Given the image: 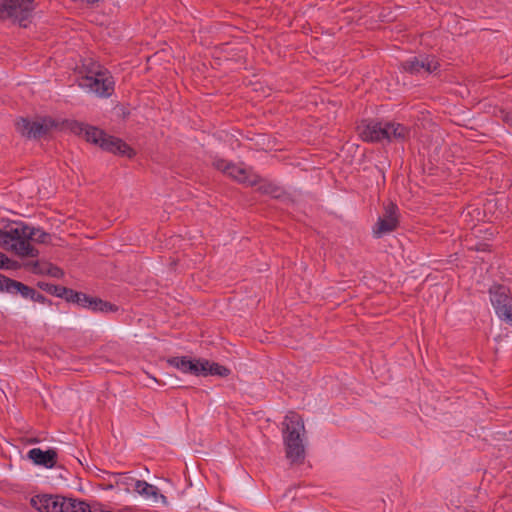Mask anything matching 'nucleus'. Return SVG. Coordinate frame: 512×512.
<instances>
[{
	"mask_svg": "<svg viewBox=\"0 0 512 512\" xmlns=\"http://www.w3.org/2000/svg\"><path fill=\"white\" fill-rule=\"evenodd\" d=\"M50 238L43 229L24 222H11L0 229V247L21 258L38 257L39 250L31 242L46 244Z\"/></svg>",
	"mask_w": 512,
	"mask_h": 512,
	"instance_id": "1",
	"label": "nucleus"
},
{
	"mask_svg": "<svg viewBox=\"0 0 512 512\" xmlns=\"http://www.w3.org/2000/svg\"><path fill=\"white\" fill-rule=\"evenodd\" d=\"M283 443L286 458L291 463H302L305 459V426L303 418L296 412H289L283 421Z\"/></svg>",
	"mask_w": 512,
	"mask_h": 512,
	"instance_id": "2",
	"label": "nucleus"
},
{
	"mask_svg": "<svg viewBox=\"0 0 512 512\" xmlns=\"http://www.w3.org/2000/svg\"><path fill=\"white\" fill-rule=\"evenodd\" d=\"M357 129L360 138L366 142L404 141L410 134L408 127L397 122L363 121Z\"/></svg>",
	"mask_w": 512,
	"mask_h": 512,
	"instance_id": "3",
	"label": "nucleus"
},
{
	"mask_svg": "<svg viewBox=\"0 0 512 512\" xmlns=\"http://www.w3.org/2000/svg\"><path fill=\"white\" fill-rule=\"evenodd\" d=\"M78 84L85 91L102 98L110 97L115 87V81L111 73L95 63H92L87 75L78 79Z\"/></svg>",
	"mask_w": 512,
	"mask_h": 512,
	"instance_id": "4",
	"label": "nucleus"
},
{
	"mask_svg": "<svg viewBox=\"0 0 512 512\" xmlns=\"http://www.w3.org/2000/svg\"><path fill=\"white\" fill-rule=\"evenodd\" d=\"M58 126L59 123L50 117L40 118L35 121L20 118L16 122L17 132L28 139H40L46 136L52 129L58 128Z\"/></svg>",
	"mask_w": 512,
	"mask_h": 512,
	"instance_id": "5",
	"label": "nucleus"
},
{
	"mask_svg": "<svg viewBox=\"0 0 512 512\" xmlns=\"http://www.w3.org/2000/svg\"><path fill=\"white\" fill-rule=\"evenodd\" d=\"M489 295L496 315L512 325V297L509 289L504 285H493L489 289Z\"/></svg>",
	"mask_w": 512,
	"mask_h": 512,
	"instance_id": "6",
	"label": "nucleus"
},
{
	"mask_svg": "<svg viewBox=\"0 0 512 512\" xmlns=\"http://www.w3.org/2000/svg\"><path fill=\"white\" fill-rule=\"evenodd\" d=\"M34 0H0V19L27 20L33 11Z\"/></svg>",
	"mask_w": 512,
	"mask_h": 512,
	"instance_id": "7",
	"label": "nucleus"
},
{
	"mask_svg": "<svg viewBox=\"0 0 512 512\" xmlns=\"http://www.w3.org/2000/svg\"><path fill=\"white\" fill-rule=\"evenodd\" d=\"M214 167L225 175L233 178L239 183L248 186H255L258 183V175L250 173L246 168L238 166L224 159H216L213 162Z\"/></svg>",
	"mask_w": 512,
	"mask_h": 512,
	"instance_id": "8",
	"label": "nucleus"
},
{
	"mask_svg": "<svg viewBox=\"0 0 512 512\" xmlns=\"http://www.w3.org/2000/svg\"><path fill=\"white\" fill-rule=\"evenodd\" d=\"M401 67L410 74L418 75L424 73L431 74L439 69L440 64L435 56L420 55L403 61Z\"/></svg>",
	"mask_w": 512,
	"mask_h": 512,
	"instance_id": "9",
	"label": "nucleus"
},
{
	"mask_svg": "<svg viewBox=\"0 0 512 512\" xmlns=\"http://www.w3.org/2000/svg\"><path fill=\"white\" fill-rule=\"evenodd\" d=\"M399 224L398 207L394 203H389L385 206L384 214L379 217L377 223L373 228L375 237L380 238L385 234L393 232Z\"/></svg>",
	"mask_w": 512,
	"mask_h": 512,
	"instance_id": "10",
	"label": "nucleus"
},
{
	"mask_svg": "<svg viewBox=\"0 0 512 512\" xmlns=\"http://www.w3.org/2000/svg\"><path fill=\"white\" fill-rule=\"evenodd\" d=\"M67 500L57 495L40 494L33 496L30 504L39 512H65Z\"/></svg>",
	"mask_w": 512,
	"mask_h": 512,
	"instance_id": "11",
	"label": "nucleus"
},
{
	"mask_svg": "<svg viewBox=\"0 0 512 512\" xmlns=\"http://www.w3.org/2000/svg\"><path fill=\"white\" fill-rule=\"evenodd\" d=\"M69 129L73 133L83 136L86 141L97 144L99 146L101 145L102 139L105 136L104 131L79 121L70 122Z\"/></svg>",
	"mask_w": 512,
	"mask_h": 512,
	"instance_id": "12",
	"label": "nucleus"
},
{
	"mask_svg": "<svg viewBox=\"0 0 512 512\" xmlns=\"http://www.w3.org/2000/svg\"><path fill=\"white\" fill-rule=\"evenodd\" d=\"M167 362L170 366L178 369L179 371L195 376H200L201 372L205 371L204 367L201 366V359L191 360L186 356H176L169 358Z\"/></svg>",
	"mask_w": 512,
	"mask_h": 512,
	"instance_id": "13",
	"label": "nucleus"
},
{
	"mask_svg": "<svg viewBox=\"0 0 512 512\" xmlns=\"http://www.w3.org/2000/svg\"><path fill=\"white\" fill-rule=\"evenodd\" d=\"M127 480L129 481L127 484L144 498L152 500L155 503H157L159 499L163 501L165 500V496L159 492V489L156 486L149 484L144 480H138L133 477H128Z\"/></svg>",
	"mask_w": 512,
	"mask_h": 512,
	"instance_id": "14",
	"label": "nucleus"
},
{
	"mask_svg": "<svg viewBox=\"0 0 512 512\" xmlns=\"http://www.w3.org/2000/svg\"><path fill=\"white\" fill-rule=\"evenodd\" d=\"M0 292H6L12 295H21L24 299H30L34 295V289L30 286L4 276L2 282L0 281Z\"/></svg>",
	"mask_w": 512,
	"mask_h": 512,
	"instance_id": "15",
	"label": "nucleus"
},
{
	"mask_svg": "<svg viewBox=\"0 0 512 512\" xmlns=\"http://www.w3.org/2000/svg\"><path fill=\"white\" fill-rule=\"evenodd\" d=\"M28 458L36 465L51 469L56 466L58 454L54 449L43 451L40 448H33L28 451Z\"/></svg>",
	"mask_w": 512,
	"mask_h": 512,
	"instance_id": "16",
	"label": "nucleus"
},
{
	"mask_svg": "<svg viewBox=\"0 0 512 512\" xmlns=\"http://www.w3.org/2000/svg\"><path fill=\"white\" fill-rule=\"evenodd\" d=\"M100 147L105 151L125 155L129 158L133 157L135 154L132 148L123 140L113 136H108L107 134H105L102 139Z\"/></svg>",
	"mask_w": 512,
	"mask_h": 512,
	"instance_id": "17",
	"label": "nucleus"
},
{
	"mask_svg": "<svg viewBox=\"0 0 512 512\" xmlns=\"http://www.w3.org/2000/svg\"><path fill=\"white\" fill-rule=\"evenodd\" d=\"M25 267L34 274L48 275L57 279H60L64 276L63 270L51 263L41 264L39 261H32L27 262Z\"/></svg>",
	"mask_w": 512,
	"mask_h": 512,
	"instance_id": "18",
	"label": "nucleus"
},
{
	"mask_svg": "<svg viewBox=\"0 0 512 512\" xmlns=\"http://www.w3.org/2000/svg\"><path fill=\"white\" fill-rule=\"evenodd\" d=\"M87 309L93 311V312H103V313H109V312H116L118 310V307L110 302L104 301L97 297H88L87 301Z\"/></svg>",
	"mask_w": 512,
	"mask_h": 512,
	"instance_id": "19",
	"label": "nucleus"
},
{
	"mask_svg": "<svg viewBox=\"0 0 512 512\" xmlns=\"http://www.w3.org/2000/svg\"><path fill=\"white\" fill-rule=\"evenodd\" d=\"M201 366L204 367L205 371H202L200 375L207 376V375H217L221 377H226L230 374V370L222 366L218 363H211L208 360L201 359Z\"/></svg>",
	"mask_w": 512,
	"mask_h": 512,
	"instance_id": "20",
	"label": "nucleus"
},
{
	"mask_svg": "<svg viewBox=\"0 0 512 512\" xmlns=\"http://www.w3.org/2000/svg\"><path fill=\"white\" fill-rule=\"evenodd\" d=\"M256 185H258V190L263 194L270 195L274 198L281 196L282 189L273 182L261 180L258 176V183Z\"/></svg>",
	"mask_w": 512,
	"mask_h": 512,
	"instance_id": "21",
	"label": "nucleus"
},
{
	"mask_svg": "<svg viewBox=\"0 0 512 512\" xmlns=\"http://www.w3.org/2000/svg\"><path fill=\"white\" fill-rule=\"evenodd\" d=\"M88 297L89 295L85 293L77 292L73 289L67 288V292H65L63 299H65L67 302L77 304L82 308H86Z\"/></svg>",
	"mask_w": 512,
	"mask_h": 512,
	"instance_id": "22",
	"label": "nucleus"
},
{
	"mask_svg": "<svg viewBox=\"0 0 512 512\" xmlns=\"http://www.w3.org/2000/svg\"><path fill=\"white\" fill-rule=\"evenodd\" d=\"M37 286L41 290H43V291H45V292H47V293H49V294H51L53 296L59 297V298H63L65 292H67V287L60 286V285H55V284H51V283H47V282H44V281H39L37 283Z\"/></svg>",
	"mask_w": 512,
	"mask_h": 512,
	"instance_id": "23",
	"label": "nucleus"
},
{
	"mask_svg": "<svg viewBox=\"0 0 512 512\" xmlns=\"http://www.w3.org/2000/svg\"><path fill=\"white\" fill-rule=\"evenodd\" d=\"M0 268L15 269L17 262L9 259L4 253L0 252Z\"/></svg>",
	"mask_w": 512,
	"mask_h": 512,
	"instance_id": "24",
	"label": "nucleus"
},
{
	"mask_svg": "<svg viewBox=\"0 0 512 512\" xmlns=\"http://www.w3.org/2000/svg\"><path fill=\"white\" fill-rule=\"evenodd\" d=\"M502 120L510 127H512V111H501Z\"/></svg>",
	"mask_w": 512,
	"mask_h": 512,
	"instance_id": "25",
	"label": "nucleus"
},
{
	"mask_svg": "<svg viewBox=\"0 0 512 512\" xmlns=\"http://www.w3.org/2000/svg\"><path fill=\"white\" fill-rule=\"evenodd\" d=\"M31 300L34 302L42 303V304L47 302V298L43 294L38 293L35 289H34V295H33V297H31Z\"/></svg>",
	"mask_w": 512,
	"mask_h": 512,
	"instance_id": "26",
	"label": "nucleus"
},
{
	"mask_svg": "<svg viewBox=\"0 0 512 512\" xmlns=\"http://www.w3.org/2000/svg\"><path fill=\"white\" fill-rule=\"evenodd\" d=\"M4 278V275L0 274V281L2 282V279Z\"/></svg>",
	"mask_w": 512,
	"mask_h": 512,
	"instance_id": "27",
	"label": "nucleus"
}]
</instances>
